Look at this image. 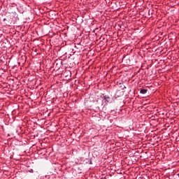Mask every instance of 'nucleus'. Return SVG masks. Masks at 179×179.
<instances>
[{
  "label": "nucleus",
  "instance_id": "obj_5",
  "mask_svg": "<svg viewBox=\"0 0 179 179\" xmlns=\"http://www.w3.org/2000/svg\"><path fill=\"white\" fill-rule=\"evenodd\" d=\"M178 177H179V173L178 174Z\"/></svg>",
  "mask_w": 179,
  "mask_h": 179
},
{
  "label": "nucleus",
  "instance_id": "obj_4",
  "mask_svg": "<svg viewBox=\"0 0 179 179\" xmlns=\"http://www.w3.org/2000/svg\"><path fill=\"white\" fill-rule=\"evenodd\" d=\"M124 88L125 89V88H126V87H125V86H124Z\"/></svg>",
  "mask_w": 179,
  "mask_h": 179
},
{
  "label": "nucleus",
  "instance_id": "obj_3",
  "mask_svg": "<svg viewBox=\"0 0 179 179\" xmlns=\"http://www.w3.org/2000/svg\"><path fill=\"white\" fill-rule=\"evenodd\" d=\"M3 20H6V18H4Z\"/></svg>",
  "mask_w": 179,
  "mask_h": 179
},
{
  "label": "nucleus",
  "instance_id": "obj_2",
  "mask_svg": "<svg viewBox=\"0 0 179 179\" xmlns=\"http://www.w3.org/2000/svg\"><path fill=\"white\" fill-rule=\"evenodd\" d=\"M140 93L141 94H146V93H148V90H146V89H141L140 90Z\"/></svg>",
  "mask_w": 179,
  "mask_h": 179
},
{
  "label": "nucleus",
  "instance_id": "obj_1",
  "mask_svg": "<svg viewBox=\"0 0 179 179\" xmlns=\"http://www.w3.org/2000/svg\"><path fill=\"white\" fill-rule=\"evenodd\" d=\"M103 103H105V105L107 106L108 103H111V98L107 95L103 96Z\"/></svg>",
  "mask_w": 179,
  "mask_h": 179
}]
</instances>
